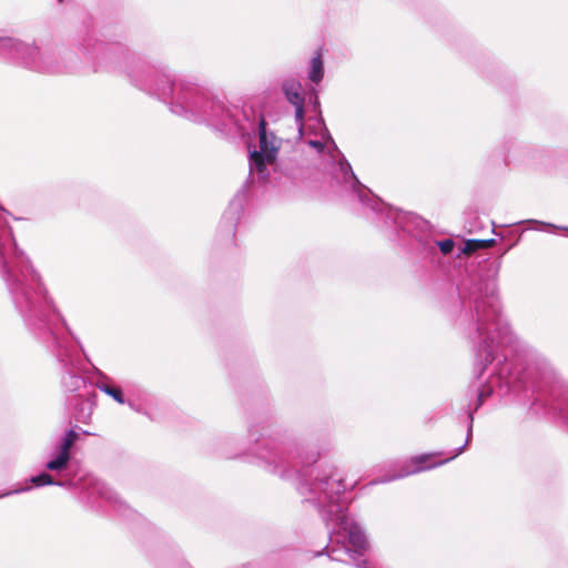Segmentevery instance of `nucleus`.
Segmentation results:
<instances>
[{
  "label": "nucleus",
  "instance_id": "obj_2",
  "mask_svg": "<svg viewBox=\"0 0 568 568\" xmlns=\"http://www.w3.org/2000/svg\"><path fill=\"white\" fill-rule=\"evenodd\" d=\"M0 268L17 311L30 327H42L49 311L55 312L52 298L29 257L17 247L11 229L0 212Z\"/></svg>",
  "mask_w": 568,
  "mask_h": 568
},
{
  "label": "nucleus",
  "instance_id": "obj_8",
  "mask_svg": "<svg viewBox=\"0 0 568 568\" xmlns=\"http://www.w3.org/2000/svg\"><path fill=\"white\" fill-rule=\"evenodd\" d=\"M282 140L267 129L263 118L258 121V148L250 150L251 182L264 183L274 169Z\"/></svg>",
  "mask_w": 568,
  "mask_h": 568
},
{
  "label": "nucleus",
  "instance_id": "obj_21",
  "mask_svg": "<svg viewBox=\"0 0 568 568\" xmlns=\"http://www.w3.org/2000/svg\"><path fill=\"white\" fill-rule=\"evenodd\" d=\"M30 488H31L30 486L26 485V486H21V487L14 488L12 490L2 491V493H0V498L7 497V496L12 495V494L23 493V491L29 490Z\"/></svg>",
  "mask_w": 568,
  "mask_h": 568
},
{
  "label": "nucleus",
  "instance_id": "obj_20",
  "mask_svg": "<svg viewBox=\"0 0 568 568\" xmlns=\"http://www.w3.org/2000/svg\"><path fill=\"white\" fill-rule=\"evenodd\" d=\"M94 491L110 501H116V498L114 497L113 493L102 483L94 484Z\"/></svg>",
  "mask_w": 568,
  "mask_h": 568
},
{
  "label": "nucleus",
  "instance_id": "obj_17",
  "mask_svg": "<svg viewBox=\"0 0 568 568\" xmlns=\"http://www.w3.org/2000/svg\"><path fill=\"white\" fill-rule=\"evenodd\" d=\"M93 410V403L90 400H84L81 403V408L75 413V418L78 422L87 424L89 423Z\"/></svg>",
  "mask_w": 568,
  "mask_h": 568
},
{
  "label": "nucleus",
  "instance_id": "obj_26",
  "mask_svg": "<svg viewBox=\"0 0 568 568\" xmlns=\"http://www.w3.org/2000/svg\"><path fill=\"white\" fill-rule=\"evenodd\" d=\"M558 408L560 410H567L568 412V405H564V404L558 403Z\"/></svg>",
  "mask_w": 568,
  "mask_h": 568
},
{
  "label": "nucleus",
  "instance_id": "obj_3",
  "mask_svg": "<svg viewBox=\"0 0 568 568\" xmlns=\"http://www.w3.org/2000/svg\"><path fill=\"white\" fill-rule=\"evenodd\" d=\"M125 70L135 87L164 102L169 101L173 113L195 122L209 120L217 125H229L217 115V111L224 112L223 105L207 101L206 94L195 84L180 81L175 88L169 74L160 73L142 62L126 63Z\"/></svg>",
  "mask_w": 568,
  "mask_h": 568
},
{
  "label": "nucleus",
  "instance_id": "obj_25",
  "mask_svg": "<svg viewBox=\"0 0 568 568\" xmlns=\"http://www.w3.org/2000/svg\"><path fill=\"white\" fill-rule=\"evenodd\" d=\"M129 406H130L133 410H135V412H138V413H140V412H141V409H140L136 405H134L133 403H131V402H129Z\"/></svg>",
  "mask_w": 568,
  "mask_h": 568
},
{
  "label": "nucleus",
  "instance_id": "obj_15",
  "mask_svg": "<svg viewBox=\"0 0 568 568\" xmlns=\"http://www.w3.org/2000/svg\"><path fill=\"white\" fill-rule=\"evenodd\" d=\"M494 244H495V240L494 239H488V240H467L465 242V245H464V248H463V253L471 254V253H474L476 251L491 247Z\"/></svg>",
  "mask_w": 568,
  "mask_h": 568
},
{
  "label": "nucleus",
  "instance_id": "obj_16",
  "mask_svg": "<svg viewBox=\"0 0 568 568\" xmlns=\"http://www.w3.org/2000/svg\"><path fill=\"white\" fill-rule=\"evenodd\" d=\"M97 387L103 392L104 394L109 395L110 397H112L116 403L119 404H125V399H124V396H123V393L121 390V388L116 387V386H111L102 381H99L97 383Z\"/></svg>",
  "mask_w": 568,
  "mask_h": 568
},
{
  "label": "nucleus",
  "instance_id": "obj_14",
  "mask_svg": "<svg viewBox=\"0 0 568 568\" xmlns=\"http://www.w3.org/2000/svg\"><path fill=\"white\" fill-rule=\"evenodd\" d=\"M324 77V63L321 53L312 58L307 78L313 83H320Z\"/></svg>",
  "mask_w": 568,
  "mask_h": 568
},
{
  "label": "nucleus",
  "instance_id": "obj_27",
  "mask_svg": "<svg viewBox=\"0 0 568 568\" xmlns=\"http://www.w3.org/2000/svg\"><path fill=\"white\" fill-rule=\"evenodd\" d=\"M99 377L102 378V379H108V377L102 373V372H99Z\"/></svg>",
  "mask_w": 568,
  "mask_h": 568
},
{
  "label": "nucleus",
  "instance_id": "obj_19",
  "mask_svg": "<svg viewBox=\"0 0 568 568\" xmlns=\"http://www.w3.org/2000/svg\"><path fill=\"white\" fill-rule=\"evenodd\" d=\"M30 483L33 484L36 487H41V486H47V485H61V483L54 481L52 476L47 473H42L40 475L31 477Z\"/></svg>",
  "mask_w": 568,
  "mask_h": 568
},
{
  "label": "nucleus",
  "instance_id": "obj_7",
  "mask_svg": "<svg viewBox=\"0 0 568 568\" xmlns=\"http://www.w3.org/2000/svg\"><path fill=\"white\" fill-rule=\"evenodd\" d=\"M0 54L21 62L29 69L44 73H62L67 68L62 65L54 53L41 52L39 48L24 43L14 38H2Z\"/></svg>",
  "mask_w": 568,
  "mask_h": 568
},
{
  "label": "nucleus",
  "instance_id": "obj_4",
  "mask_svg": "<svg viewBox=\"0 0 568 568\" xmlns=\"http://www.w3.org/2000/svg\"><path fill=\"white\" fill-rule=\"evenodd\" d=\"M318 132L315 138H305L304 141L316 153L329 159L332 178L346 191H349L359 203L373 212H381L386 221L392 222L399 229L412 232L409 223L415 217L408 213L387 207L379 199L375 197L371 190L363 185L354 174L351 164L337 149L333 138L322 120L317 121Z\"/></svg>",
  "mask_w": 568,
  "mask_h": 568
},
{
  "label": "nucleus",
  "instance_id": "obj_12",
  "mask_svg": "<svg viewBox=\"0 0 568 568\" xmlns=\"http://www.w3.org/2000/svg\"><path fill=\"white\" fill-rule=\"evenodd\" d=\"M296 453L291 444H274L267 443L265 444V448L260 453V457L265 460L266 464L275 465L280 463L286 462L288 456H292Z\"/></svg>",
  "mask_w": 568,
  "mask_h": 568
},
{
  "label": "nucleus",
  "instance_id": "obj_5",
  "mask_svg": "<svg viewBox=\"0 0 568 568\" xmlns=\"http://www.w3.org/2000/svg\"><path fill=\"white\" fill-rule=\"evenodd\" d=\"M474 333L470 335L477 343L475 353V374L479 378L486 367L493 363L498 352L514 342L507 322L503 318L495 287L475 300Z\"/></svg>",
  "mask_w": 568,
  "mask_h": 568
},
{
  "label": "nucleus",
  "instance_id": "obj_13",
  "mask_svg": "<svg viewBox=\"0 0 568 568\" xmlns=\"http://www.w3.org/2000/svg\"><path fill=\"white\" fill-rule=\"evenodd\" d=\"M206 100L207 101H211V102H215V103H220L223 105L224 108V112H219L217 111V115L220 119H223L225 120L226 122H229V125L227 126H222L221 124L217 125L209 120H201L200 122L204 121V122H207L210 123L211 125L220 129V130H223V131H227V132H242L244 129L240 126L239 124V121L237 119H235V113L234 112H237V109H234L231 110L229 108H226L221 101H216L214 99H210L209 97H206Z\"/></svg>",
  "mask_w": 568,
  "mask_h": 568
},
{
  "label": "nucleus",
  "instance_id": "obj_9",
  "mask_svg": "<svg viewBox=\"0 0 568 568\" xmlns=\"http://www.w3.org/2000/svg\"><path fill=\"white\" fill-rule=\"evenodd\" d=\"M57 357L63 363L65 373L62 377V384L68 392H79L85 386L84 379L75 372V359L73 353L64 346V344L57 337Z\"/></svg>",
  "mask_w": 568,
  "mask_h": 568
},
{
  "label": "nucleus",
  "instance_id": "obj_10",
  "mask_svg": "<svg viewBox=\"0 0 568 568\" xmlns=\"http://www.w3.org/2000/svg\"><path fill=\"white\" fill-rule=\"evenodd\" d=\"M287 101L295 108V121L298 124L300 132L303 126L304 119V95L301 82L294 79L285 80L282 84Z\"/></svg>",
  "mask_w": 568,
  "mask_h": 568
},
{
  "label": "nucleus",
  "instance_id": "obj_23",
  "mask_svg": "<svg viewBox=\"0 0 568 568\" xmlns=\"http://www.w3.org/2000/svg\"><path fill=\"white\" fill-rule=\"evenodd\" d=\"M320 102H318V98L315 95V99H314V109L320 113Z\"/></svg>",
  "mask_w": 568,
  "mask_h": 568
},
{
  "label": "nucleus",
  "instance_id": "obj_11",
  "mask_svg": "<svg viewBox=\"0 0 568 568\" xmlns=\"http://www.w3.org/2000/svg\"><path fill=\"white\" fill-rule=\"evenodd\" d=\"M77 439L78 434L73 429L65 432L64 436L61 438V442L57 446L55 457L47 463V469L52 471L64 469L70 460V449Z\"/></svg>",
  "mask_w": 568,
  "mask_h": 568
},
{
  "label": "nucleus",
  "instance_id": "obj_1",
  "mask_svg": "<svg viewBox=\"0 0 568 568\" xmlns=\"http://www.w3.org/2000/svg\"><path fill=\"white\" fill-rule=\"evenodd\" d=\"M298 491L305 503L318 510L326 526L329 521L334 524L325 548L328 557L336 561L348 558L357 568H368L364 558L368 542L361 527L346 514L342 475L337 470L318 474L310 483L301 484Z\"/></svg>",
  "mask_w": 568,
  "mask_h": 568
},
{
  "label": "nucleus",
  "instance_id": "obj_24",
  "mask_svg": "<svg viewBox=\"0 0 568 568\" xmlns=\"http://www.w3.org/2000/svg\"><path fill=\"white\" fill-rule=\"evenodd\" d=\"M233 207L235 209V212H234V213H236V212H237V210H239V209H241V205H240V204H236V205H235V203H234V202H232V203H231V205H230V211H231Z\"/></svg>",
  "mask_w": 568,
  "mask_h": 568
},
{
  "label": "nucleus",
  "instance_id": "obj_6",
  "mask_svg": "<svg viewBox=\"0 0 568 568\" xmlns=\"http://www.w3.org/2000/svg\"><path fill=\"white\" fill-rule=\"evenodd\" d=\"M506 368H507V366H504L503 368H500L498 376L493 377L489 385H484L480 387L476 386L475 393H476L477 399H476L475 406L473 408H470L469 414H468L470 424H469L468 430H467L466 443L463 446L456 448L453 452L452 456H449L443 460H438V462H435L434 459L437 456L442 455V453H429V454H422V455L414 456V457L409 458L408 460L404 462L402 465H399L398 470L396 473H394L389 476H386V477H382L377 480H374V481H372V484H384V483L400 479V478H404V477H407L409 475H414V474H417L420 471L433 469V468L444 465L447 462L453 460L454 458L459 456L465 450V448L468 445V443L471 438V435H473V413L481 406L485 398H487L488 396L491 395L493 388H494L493 384L495 382H497L500 389L506 388V390H516L518 388V385L523 382L520 376H513V374H510L509 376H504L503 374L506 371Z\"/></svg>",
  "mask_w": 568,
  "mask_h": 568
},
{
  "label": "nucleus",
  "instance_id": "obj_22",
  "mask_svg": "<svg viewBox=\"0 0 568 568\" xmlns=\"http://www.w3.org/2000/svg\"><path fill=\"white\" fill-rule=\"evenodd\" d=\"M550 395L555 402H559L560 394L558 393L557 388L552 387L550 390Z\"/></svg>",
  "mask_w": 568,
  "mask_h": 568
},
{
  "label": "nucleus",
  "instance_id": "obj_18",
  "mask_svg": "<svg viewBox=\"0 0 568 568\" xmlns=\"http://www.w3.org/2000/svg\"><path fill=\"white\" fill-rule=\"evenodd\" d=\"M425 247L428 250H433L435 246H438L443 254H449L454 248V241L450 239H446L443 241H427Z\"/></svg>",
  "mask_w": 568,
  "mask_h": 568
}]
</instances>
